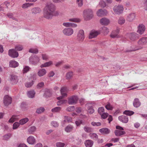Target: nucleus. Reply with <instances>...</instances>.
Masks as SVG:
<instances>
[{
	"label": "nucleus",
	"mask_w": 147,
	"mask_h": 147,
	"mask_svg": "<svg viewBox=\"0 0 147 147\" xmlns=\"http://www.w3.org/2000/svg\"><path fill=\"white\" fill-rule=\"evenodd\" d=\"M145 30V26L144 25L142 24H140L138 27L137 32L141 35L143 33Z\"/></svg>",
	"instance_id": "obj_14"
},
{
	"label": "nucleus",
	"mask_w": 147,
	"mask_h": 147,
	"mask_svg": "<svg viewBox=\"0 0 147 147\" xmlns=\"http://www.w3.org/2000/svg\"><path fill=\"white\" fill-rule=\"evenodd\" d=\"M67 88L66 87H63L60 90V92L61 94V96L57 97V99L58 100L62 99L64 97L67 96V94L66 93L67 91Z\"/></svg>",
	"instance_id": "obj_10"
},
{
	"label": "nucleus",
	"mask_w": 147,
	"mask_h": 147,
	"mask_svg": "<svg viewBox=\"0 0 147 147\" xmlns=\"http://www.w3.org/2000/svg\"><path fill=\"white\" fill-rule=\"evenodd\" d=\"M41 11L40 9L38 7H35L31 9V11L33 14H36L39 13Z\"/></svg>",
	"instance_id": "obj_29"
},
{
	"label": "nucleus",
	"mask_w": 147,
	"mask_h": 147,
	"mask_svg": "<svg viewBox=\"0 0 147 147\" xmlns=\"http://www.w3.org/2000/svg\"><path fill=\"white\" fill-rule=\"evenodd\" d=\"M8 55L11 57L15 58L18 57L19 54L14 49H9L8 51Z\"/></svg>",
	"instance_id": "obj_9"
},
{
	"label": "nucleus",
	"mask_w": 147,
	"mask_h": 147,
	"mask_svg": "<svg viewBox=\"0 0 147 147\" xmlns=\"http://www.w3.org/2000/svg\"><path fill=\"white\" fill-rule=\"evenodd\" d=\"M17 117L18 115H17L12 116V117L9 120V122L11 123H13L15 121V120Z\"/></svg>",
	"instance_id": "obj_45"
},
{
	"label": "nucleus",
	"mask_w": 147,
	"mask_h": 147,
	"mask_svg": "<svg viewBox=\"0 0 147 147\" xmlns=\"http://www.w3.org/2000/svg\"><path fill=\"white\" fill-rule=\"evenodd\" d=\"M75 109L74 106H69L67 108L66 110L69 112H72Z\"/></svg>",
	"instance_id": "obj_59"
},
{
	"label": "nucleus",
	"mask_w": 147,
	"mask_h": 147,
	"mask_svg": "<svg viewBox=\"0 0 147 147\" xmlns=\"http://www.w3.org/2000/svg\"><path fill=\"white\" fill-rule=\"evenodd\" d=\"M98 113L101 115L103 113H105L104 108L103 107H99L98 109Z\"/></svg>",
	"instance_id": "obj_48"
},
{
	"label": "nucleus",
	"mask_w": 147,
	"mask_h": 147,
	"mask_svg": "<svg viewBox=\"0 0 147 147\" xmlns=\"http://www.w3.org/2000/svg\"><path fill=\"white\" fill-rule=\"evenodd\" d=\"M115 134L116 136H120L126 134L125 131L118 130H116L115 131Z\"/></svg>",
	"instance_id": "obj_28"
},
{
	"label": "nucleus",
	"mask_w": 147,
	"mask_h": 147,
	"mask_svg": "<svg viewBox=\"0 0 147 147\" xmlns=\"http://www.w3.org/2000/svg\"><path fill=\"white\" fill-rule=\"evenodd\" d=\"M12 99L8 95H5L3 98V103L5 106H7L11 103Z\"/></svg>",
	"instance_id": "obj_7"
},
{
	"label": "nucleus",
	"mask_w": 147,
	"mask_h": 147,
	"mask_svg": "<svg viewBox=\"0 0 147 147\" xmlns=\"http://www.w3.org/2000/svg\"><path fill=\"white\" fill-rule=\"evenodd\" d=\"M107 13V11L105 9H100L98 10L97 12V14L98 16H102L106 15Z\"/></svg>",
	"instance_id": "obj_20"
},
{
	"label": "nucleus",
	"mask_w": 147,
	"mask_h": 147,
	"mask_svg": "<svg viewBox=\"0 0 147 147\" xmlns=\"http://www.w3.org/2000/svg\"><path fill=\"white\" fill-rule=\"evenodd\" d=\"M99 131L103 135H107L109 134L110 131L108 128H103L99 129Z\"/></svg>",
	"instance_id": "obj_19"
},
{
	"label": "nucleus",
	"mask_w": 147,
	"mask_h": 147,
	"mask_svg": "<svg viewBox=\"0 0 147 147\" xmlns=\"http://www.w3.org/2000/svg\"><path fill=\"white\" fill-rule=\"evenodd\" d=\"M20 124L18 122L14 123L13 124V129H17L19 126Z\"/></svg>",
	"instance_id": "obj_57"
},
{
	"label": "nucleus",
	"mask_w": 147,
	"mask_h": 147,
	"mask_svg": "<svg viewBox=\"0 0 147 147\" xmlns=\"http://www.w3.org/2000/svg\"><path fill=\"white\" fill-rule=\"evenodd\" d=\"M147 42V38L146 37L141 38L138 42V44L140 45H142Z\"/></svg>",
	"instance_id": "obj_21"
},
{
	"label": "nucleus",
	"mask_w": 147,
	"mask_h": 147,
	"mask_svg": "<svg viewBox=\"0 0 147 147\" xmlns=\"http://www.w3.org/2000/svg\"><path fill=\"white\" fill-rule=\"evenodd\" d=\"M100 33V32L99 31L92 30L90 32L89 38L90 39L93 38L96 36Z\"/></svg>",
	"instance_id": "obj_15"
},
{
	"label": "nucleus",
	"mask_w": 147,
	"mask_h": 147,
	"mask_svg": "<svg viewBox=\"0 0 147 147\" xmlns=\"http://www.w3.org/2000/svg\"><path fill=\"white\" fill-rule=\"evenodd\" d=\"M45 91L44 96L45 97H49L52 96V89L46 88L45 89Z\"/></svg>",
	"instance_id": "obj_18"
},
{
	"label": "nucleus",
	"mask_w": 147,
	"mask_h": 147,
	"mask_svg": "<svg viewBox=\"0 0 147 147\" xmlns=\"http://www.w3.org/2000/svg\"><path fill=\"white\" fill-rule=\"evenodd\" d=\"M100 23L103 25H107L110 22L109 20L106 18H103L100 20Z\"/></svg>",
	"instance_id": "obj_22"
},
{
	"label": "nucleus",
	"mask_w": 147,
	"mask_h": 147,
	"mask_svg": "<svg viewBox=\"0 0 147 147\" xmlns=\"http://www.w3.org/2000/svg\"><path fill=\"white\" fill-rule=\"evenodd\" d=\"M66 100H60L57 102V105L58 106H60L61 104L64 103H65L67 102Z\"/></svg>",
	"instance_id": "obj_61"
},
{
	"label": "nucleus",
	"mask_w": 147,
	"mask_h": 147,
	"mask_svg": "<svg viewBox=\"0 0 147 147\" xmlns=\"http://www.w3.org/2000/svg\"><path fill=\"white\" fill-rule=\"evenodd\" d=\"M63 25L67 27H75L77 26V25L76 24L70 22L63 23Z\"/></svg>",
	"instance_id": "obj_25"
},
{
	"label": "nucleus",
	"mask_w": 147,
	"mask_h": 147,
	"mask_svg": "<svg viewBox=\"0 0 147 147\" xmlns=\"http://www.w3.org/2000/svg\"><path fill=\"white\" fill-rule=\"evenodd\" d=\"M118 119L120 121L124 123H126L128 121V118L127 115H122L119 116L118 117Z\"/></svg>",
	"instance_id": "obj_16"
},
{
	"label": "nucleus",
	"mask_w": 147,
	"mask_h": 147,
	"mask_svg": "<svg viewBox=\"0 0 147 147\" xmlns=\"http://www.w3.org/2000/svg\"><path fill=\"white\" fill-rule=\"evenodd\" d=\"M11 136V134H7L3 136V139L6 140H7Z\"/></svg>",
	"instance_id": "obj_50"
},
{
	"label": "nucleus",
	"mask_w": 147,
	"mask_h": 147,
	"mask_svg": "<svg viewBox=\"0 0 147 147\" xmlns=\"http://www.w3.org/2000/svg\"><path fill=\"white\" fill-rule=\"evenodd\" d=\"M45 110V109L44 107H40L36 109V112L37 113L40 114L43 112Z\"/></svg>",
	"instance_id": "obj_43"
},
{
	"label": "nucleus",
	"mask_w": 147,
	"mask_h": 147,
	"mask_svg": "<svg viewBox=\"0 0 147 147\" xmlns=\"http://www.w3.org/2000/svg\"><path fill=\"white\" fill-rule=\"evenodd\" d=\"M7 16L9 18L12 19L13 20H15L16 21H18L17 19L13 16V13H8L7 14Z\"/></svg>",
	"instance_id": "obj_39"
},
{
	"label": "nucleus",
	"mask_w": 147,
	"mask_h": 147,
	"mask_svg": "<svg viewBox=\"0 0 147 147\" xmlns=\"http://www.w3.org/2000/svg\"><path fill=\"white\" fill-rule=\"evenodd\" d=\"M114 12L117 14H120L122 13L123 10V6L121 5L115 6L113 8Z\"/></svg>",
	"instance_id": "obj_6"
},
{
	"label": "nucleus",
	"mask_w": 147,
	"mask_h": 147,
	"mask_svg": "<svg viewBox=\"0 0 147 147\" xmlns=\"http://www.w3.org/2000/svg\"><path fill=\"white\" fill-rule=\"evenodd\" d=\"M10 79L11 83L13 84H16L18 81V79L17 76L12 74L10 75Z\"/></svg>",
	"instance_id": "obj_8"
},
{
	"label": "nucleus",
	"mask_w": 147,
	"mask_h": 147,
	"mask_svg": "<svg viewBox=\"0 0 147 147\" xmlns=\"http://www.w3.org/2000/svg\"><path fill=\"white\" fill-rule=\"evenodd\" d=\"M88 112L90 114L93 113L94 111L93 107L92 106H89L88 107Z\"/></svg>",
	"instance_id": "obj_47"
},
{
	"label": "nucleus",
	"mask_w": 147,
	"mask_h": 147,
	"mask_svg": "<svg viewBox=\"0 0 147 147\" xmlns=\"http://www.w3.org/2000/svg\"><path fill=\"white\" fill-rule=\"evenodd\" d=\"M33 5V3H26L23 4L22 5V7L23 8H26L30 6Z\"/></svg>",
	"instance_id": "obj_51"
},
{
	"label": "nucleus",
	"mask_w": 147,
	"mask_h": 147,
	"mask_svg": "<svg viewBox=\"0 0 147 147\" xmlns=\"http://www.w3.org/2000/svg\"><path fill=\"white\" fill-rule=\"evenodd\" d=\"M35 92L34 90H31L28 92L27 95L29 98H32L34 96Z\"/></svg>",
	"instance_id": "obj_33"
},
{
	"label": "nucleus",
	"mask_w": 147,
	"mask_h": 147,
	"mask_svg": "<svg viewBox=\"0 0 147 147\" xmlns=\"http://www.w3.org/2000/svg\"><path fill=\"white\" fill-rule=\"evenodd\" d=\"M33 82H34L33 80L30 82H27L25 84V86L27 88L30 87L33 85Z\"/></svg>",
	"instance_id": "obj_44"
},
{
	"label": "nucleus",
	"mask_w": 147,
	"mask_h": 147,
	"mask_svg": "<svg viewBox=\"0 0 147 147\" xmlns=\"http://www.w3.org/2000/svg\"><path fill=\"white\" fill-rule=\"evenodd\" d=\"M91 125L93 126H99L101 125V123L100 122H92L91 123Z\"/></svg>",
	"instance_id": "obj_62"
},
{
	"label": "nucleus",
	"mask_w": 147,
	"mask_h": 147,
	"mask_svg": "<svg viewBox=\"0 0 147 147\" xmlns=\"http://www.w3.org/2000/svg\"><path fill=\"white\" fill-rule=\"evenodd\" d=\"M135 17L136 15L135 13H130L127 16V20L129 22H131L134 20Z\"/></svg>",
	"instance_id": "obj_24"
},
{
	"label": "nucleus",
	"mask_w": 147,
	"mask_h": 147,
	"mask_svg": "<svg viewBox=\"0 0 147 147\" xmlns=\"http://www.w3.org/2000/svg\"><path fill=\"white\" fill-rule=\"evenodd\" d=\"M44 82H42L38 83L36 86V88L38 89H41L44 86Z\"/></svg>",
	"instance_id": "obj_49"
},
{
	"label": "nucleus",
	"mask_w": 147,
	"mask_h": 147,
	"mask_svg": "<svg viewBox=\"0 0 147 147\" xmlns=\"http://www.w3.org/2000/svg\"><path fill=\"white\" fill-rule=\"evenodd\" d=\"M89 135L90 137L93 140H96L98 139V136L96 133H90Z\"/></svg>",
	"instance_id": "obj_34"
},
{
	"label": "nucleus",
	"mask_w": 147,
	"mask_h": 147,
	"mask_svg": "<svg viewBox=\"0 0 147 147\" xmlns=\"http://www.w3.org/2000/svg\"><path fill=\"white\" fill-rule=\"evenodd\" d=\"M19 65L18 63L14 61H11L9 62V66L10 67L15 68Z\"/></svg>",
	"instance_id": "obj_27"
},
{
	"label": "nucleus",
	"mask_w": 147,
	"mask_h": 147,
	"mask_svg": "<svg viewBox=\"0 0 147 147\" xmlns=\"http://www.w3.org/2000/svg\"><path fill=\"white\" fill-rule=\"evenodd\" d=\"M61 109V108L60 107H56L51 109V111L53 112H59Z\"/></svg>",
	"instance_id": "obj_46"
},
{
	"label": "nucleus",
	"mask_w": 147,
	"mask_h": 147,
	"mask_svg": "<svg viewBox=\"0 0 147 147\" xmlns=\"http://www.w3.org/2000/svg\"><path fill=\"white\" fill-rule=\"evenodd\" d=\"M128 37L131 40L134 41L138 39L139 36L138 34L135 33H132L128 34Z\"/></svg>",
	"instance_id": "obj_11"
},
{
	"label": "nucleus",
	"mask_w": 147,
	"mask_h": 147,
	"mask_svg": "<svg viewBox=\"0 0 147 147\" xmlns=\"http://www.w3.org/2000/svg\"><path fill=\"white\" fill-rule=\"evenodd\" d=\"M73 72L72 71H70L67 73L66 74V79L69 80L73 76Z\"/></svg>",
	"instance_id": "obj_40"
},
{
	"label": "nucleus",
	"mask_w": 147,
	"mask_h": 147,
	"mask_svg": "<svg viewBox=\"0 0 147 147\" xmlns=\"http://www.w3.org/2000/svg\"><path fill=\"white\" fill-rule=\"evenodd\" d=\"M93 144V142L90 140H87L85 142L86 147H91Z\"/></svg>",
	"instance_id": "obj_30"
},
{
	"label": "nucleus",
	"mask_w": 147,
	"mask_h": 147,
	"mask_svg": "<svg viewBox=\"0 0 147 147\" xmlns=\"http://www.w3.org/2000/svg\"><path fill=\"white\" fill-rule=\"evenodd\" d=\"M78 98L77 96H73L68 98V103L69 105H74L77 103Z\"/></svg>",
	"instance_id": "obj_3"
},
{
	"label": "nucleus",
	"mask_w": 147,
	"mask_h": 147,
	"mask_svg": "<svg viewBox=\"0 0 147 147\" xmlns=\"http://www.w3.org/2000/svg\"><path fill=\"white\" fill-rule=\"evenodd\" d=\"M142 48V47H136L135 46L133 45L131 47V49L130 50H126L125 52H130L132 51H135L136 50H139V49H141Z\"/></svg>",
	"instance_id": "obj_26"
},
{
	"label": "nucleus",
	"mask_w": 147,
	"mask_h": 147,
	"mask_svg": "<svg viewBox=\"0 0 147 147\" xmlns=\"http://www.w3.org/2000/svg\"><path fill=\"white\" fill-rule=\"evenodd\" d=\"M30 69V67L28 66H24V69L23 70V72L24 73L27 72Z\"/></svg>",
	"instance_id": "obj_52"
},
{
	"label": "nucleus",
	"mask_w": 147,
	"mask_h": 147,
	"mask_svg": "<svg viewBox=\"0 0 147 147\" xmlns=\"http://www.w3.org/2000/svg\"><path fill=\"white\" fill-rule=\"evenodd\" d=\"M40 59L36 55L31 56L29 58V61L30 64L34 65H36L39 62Z\"/></svg>",
	"instance_id": "obj_4"
},
{
	"label": "nucleus",
	"mask_w": 147,
	"mask_h": 147,
	"mask_svg": "<svg viewBox=\"0 0 147 147\" xmlns=\"http://www.w3.org/2000/svg\"><path fill=\"white\" fill-rule=\"evenodd\" d=\"M47 71L45 69H41L39 70L38 74L39 76H42L46 74Z\"/></svg>",
	"instance_id": "obj_31"
},
{
	"label": "nucleus",
	"mask_w": 147,
	"mask_h": 147,
	"mask_svg": "<svg viewBox=\"0 0 147 147\" xmlns=\"http://www.w3.org/2000/svg\"><path fill=\"white\" fill-rule=\"evenodd\" d=\"M99 4L102 7H105L106 6L105 2L103 0H100Z\"/></svg>",
	"instance_id": "obj_55"
},
{
	"label": "nucleus",
	"mask_w": 147,
	"mask_h": 147,
	"mask_svg": "<svg viewBox=\"0 0 147 147\" xmlns=\"http://www.w3.org/2000/svg\"><path fill=\"white\" fill-rule=\"evenodd\" d=\"M65 144L63 143L58 142L56 143V146L57 147H63Z\"/></svg>",
	"instance_id": "obj_64"
},
{
	"label": "nucleus",
	"mask_w": 147,
	"mask_h": 147,
	"mask_svg": "<svg viewBox=\"0 0 147 147\" xmlns=\"http://www.w3.org/2000/svg\"><path fill=\"white\" fill-rule=\"evenodd\" d=\"M141 103L138 98H135L133 102L134 106L136 108H138L141 105Z\"/></svg>",
	"instance_id": "obj_23"
},
{
	"label": "nucleus",
	"mask_w": 147,
	"mask_h": 147,
	"mask_svg": "<svg viewBox=\"0 0 147 147\" xmlns=\"http://www.w3.org/2000/svg\"><path fill=\"white\" fill-rule=\"evenodd\" d=\"M63 32L64 35L69 36L73 34L74 30L71 28H66L63 29Z\"/></svg>",
	"instance_id": "obj_12"
},
{
	"label": "nucleus",
	"mask_w": 147,
	"mask_h": 147,
	"mask_svg": "<svg viewBox=\"0 0 147 147\" xmlns=\"http://www.w3.org/2000/svg\"><path fill=\"white\" fill-rule=\"evenodd\" d=\"M22 46L20 45H19L16 46L15 49H14L16 51H19L22 50Z\"/></svg>",
	"instance_id": "obj_53"
},
{
	"label": "nucleus",
	"mask_w": 147,
	"mask_h": 147,
	"mask_svg": "<svg viewBox=\"0 0 147 147\" xmlns=\"http://www.w3.org/2000/svg\"><path fill=\"white\" fill-rule=\"evenodd\" d=\"M43 16L47 19H51L53 16L59 15V12L56 11L55 5L51 3H47L43 10Z\"/></svg>",
	"instance_id": "obj_1"
},
{
	"label": "nucleus",
	"mask_w": 147,
	"mask_h": 147,
	"mask_svg": "<svg viewBox=\"0 0 147 147\" xmlns=\"http://www.w3.org/2000/svg\"><path fill=\"white\" fill-rule=\"evenodd\" d=\"M71 119L69 117L66 116L64 117V121L65 122H71Z\"/></svg>",
	"instance_id": "obj_58"
},
{
	"label": "nucleus",
	"mask_w": 147,
	"mask_h": 147,
	"mask_svg": "<svg viewBox=\"0 0 147 147\" xmlns=\"http://www.w3.org/2000/svg\"><path fill=\"white\" fill-rule=\"evenodd\" d=\"M29 51L30 53L35 54L38 53V50L36 49H29Z\"/></svg>",
	"instance_id": "obj_56"
},
{
	"label": "nucleus",
	"mask_w": 147,
	"mask_h": 147,
	"mask_svg": "<svg viewBox=\"0 0 147 147\" xmlns=\"http://www.w3.org/2000/svg\"><path fill=\"white\" fill-rule=\"evenodd\" d=\"M77 3L78 7H81L83 5V0H76Z\"/></svg>",
	"instance_id": "obj_60"
},
{
	"label": "nucleus",
	"mask_w": 147,
	"mask_h": 147,
	"mask_svg": "<svg viewBox=\"0 0 147 147\" xmlns=\"http://www.w3.org/2000/svg\"><path fill=\"white\" fill-rule=\"evenodd\" d=\"M134 113L132 111L126 110L123 112V113L124 114L126 115H127L130 116L133 115Z\"/></svg>",
	"instance_id": "obj_41"
},
{
	"label": "nucleus",
	"mask_w": 147,
	"mask_h": 147,
	"mask_svg": "<svg viewBox=\"0 0 147 147\" xmlns=\"http://www.w3.org/2000/svg\"><path fill=\"white\" fill-rule=\"evenodd\" d=\"M125 22V19L123 18L120 17L118 20V22L120 24H122Z\"/></svg>",
	"instance_id": "obj_54"
},
{
	"label": "nucleus",
	"mask_w": 147,
	"mask_h": 147,
	"mask_svg": "<svg viewBox=\"0 0 147 147\" xmlns=\"http://www.w3.org/2000/svg\"><path fill=\"white\" fill-rule=\"evenodd\" d=\"M84 131L87 133H90L92 132L93 131V129L92 128L88 127L87 126H85L84 128Z\"/></svg>",
	"instance_id": "obj_35"
},
{
	"label": "nucleus",
	"mask_w": 147,
	"mask_h": 147,
	"mask_svg": "<svg viewBox=\"0 0 147 147\" xmlns=\"http://www.w3.org/2000/svg\"><path fill=\"white\" fill-rule=\"evenodd\" d=\"M73 128V127L72 125H69L65 127V131L67 132H69L72 130Z\"/></svg>",
	"instance_id": "obj_38"
},
{
	"label": "nucleus",
	"mask_w": 147,
	"mask_h": 147,
	"mask_svg": "<svg viewBox=\"0 0 147 147\" xmlns=\"http://www.w3.org/2000/svg\"><path fill=\"white\" fill-rule=\"evenodd\" d=\"M119 29L118 28H117L116 30H113L110 35L111 37L112 38H119V37L118 34L119 33Z\"/></svg>",
	"instance_id": "obj_13"
},
{
	"label": "nucleus",
	"mask_w": 147,
	"mask_h": 147,
	"mask_svg": "<svg viewBox=\"0 0 147 147\" xmlns=\"http://www.w3.org/2000/svg\"><path fill=\"white\" fill-rule=\"evenodd\" d=\"M84 17L86 20H88L92 18L93 17V12L91 9L84 10L83 12Z\"/></svg>",
	"instance_id": "obj_2"
},
{
	"label": "nucleus",
	"mask_w": 147,
	"mask_h": 147,
	"mask_svg": "<svg viewBox=\"0 0 147 147\" xmlns=\"http://www.w3.org/2000/svg\"><path fill=\"white\" fill-rule=\"evenodd\" d=\"M105 107L108 110H112L113 107L109 102L107 103V105L105 106Z\"/></svg>",
	"instance_id": "obj_42"
},
{
	"label": "nucleus",
	"mask_w": 147,
	"mask_h": 147,
	"mask_svg": "<svg viewBox=\"0 0 147 147\" xmlns=\"http://www.w3.org/2000/svg\"><path fill=\"white\" fill-rule=\"evenodd\" d=\"M52 64V61H50L48 62H47L45 63L44 64L41 65L40 67L41 68L48 67L50 66Z\"/></svg>",
	"instance_id": "obj_37"
},
{
	"label": "nucleus",
	"mask_w": 147,
	"mask_h": 147,
	"mask_svg": "<svg viewBox=\"0 0 147 147\" xmlns=\"http://www.w3.org/2000/svg\"><path fill=\"white\" fill-rule=\"evenodd\" d=\"M84 31L82 30H80L77 36V40L79 42H82L85 38Z\"/></svg>",
	"instance_id": "obj_5"
},
{
	"label": "nucleus",
	"mask_w": 147,
	"mask_h": 147,
	"mask_svg": "<svg viewBox=\"0 0 147 147\" xmlns=\"http://www.w3.org/2000/svg\"><path fill=\"white\" fill-rule=\"evenodd\" d=\"M27 142L30 144H34L36 143V140L34 137L32 136H30L27 140Z\"/></svg>",
	"instance_id": "obj_17"
},
{
	"label": "nucleus",
	"mask_w": 147,
	"mask_h": 147,
	"mask_svg": "<svg viewBox=\"0 0 147 147\" xmlns=\"http://www.w3.org/2000/svg\"><path fill=\"white\" fill-rule=\"evenodd\" d=\"M102 30L105 34H107L109 32V29L106 27L103 26L102 27Z\"/></svg>",
	"instance_id": "obj_63"
},
{
	"label": "nucleus",
	"mask_w": 147,
	"mask_h": 147,
	"mask_svg": "<svg viewBox=\"0 0 147 147\" xmlns=\"http://www.w3.org/2000/svg\"><path fill=\"white\" fill-rule=\"evenodd\" d=\"M28 121V118H25L20 120L19 123L20 124L22 125L26 123Z\"/></svg>",
	"instance_id": "obj_36"
},
{
	"label": "nucleus",
	"mask_w": 147,
	"mask_h": 147,
	"mask_svg": "<svg viewBox=\"0 0 147 147\" xmlns=\"http://www.w3.org/2000/svg\"><path fill=\"white\" fill-rule=\"evenodd\" d=\"M36 128L34 126H32L30 127L28 129V134H33L35 131Z\"/></svg>",
	"instance_id": "obj_32"
}]
</instances>
